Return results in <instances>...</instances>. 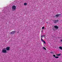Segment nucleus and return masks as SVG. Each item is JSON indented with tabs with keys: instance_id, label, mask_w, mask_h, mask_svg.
<instances>
[{
	"instance_id": "6ab92c4d",
	"label": "nucleus",
	"mask_w": 62,
	"mask_h": 62,
	"mask_svg": "<svg viewBox=\"0 0 62 62\" xmlns=\"http://www.w3.org/2000/svg\"><path fill=\"white\" fill-rule=\"evenodd\" d=\"M60 41L62 42V39Z\"/></svg>"
},
{
	"instance_id": "f257e3e1",
	"label": "nucleus",
	"mask_w": 62,
	"mask_h": 62,
	"mask_svg": "<svg viewBox=\"0 0 62 62\" xmlns=\"http://www.w3.org/2000/svg\"><path fill=\"white\" fill-rule=\"evenodd\" d=\"M1 53H4V54H5L6 53H7V51L6 50V48H4L2 49L1 51Z\"/></svg>"
},
{
	"instance_id": "0eeeda50",
	"label": "nucleus",
	"mask_w": 62,
	"mask_h": 62,
	"mask_svg": "<svg viewBox=\"0 0 62 62\" xmlns=\"http://www.w3.org/2000/svg\"><path fill=\"white\" fill-rule=\"evenodd\" d=\"M10 48V47L9 46L7 47L6 48V49L7 51H9V50Z\"/></svg>"
},
{
	"instance_id": "ddd939ff",
	"label": "nucleus",
	"mask_w": 62,
	"mask_h": 62,
	"mask_svg": "<svg viewBox=\"0 0 62 62\" xmlns=\"http://www.w3.org/2000/svg\"><path fill=\"white\" fill-rule=\"evenodd\" d=\"M43 49H44V50H46V48H45V47H43Z\"/></svg>"
},
{
	"instance_id": "20e7f679",
	"label": "nucleus",
	"mask_w": 62,
	"mask_h": 62,
	"mask_svg": "<svg viewBox=\"0 0 62 62\" xmlns=\"http://www.w3.org/2000/svg\"><path fill=\"white\" fill-rule=\"evenodd\" d=\"M15 33V31H13L10 32V34H11V35H13V34H14Z\"/></svg>"
},
{
	"instance_id": "9b49d317",
	"label": "nucleus",
	"mask_w": 62,
	"mask_h": 62,
	"mask_svg": "<svg viewBox=\"0 0 62 62\" xmlns=\"http://www.w3.org/2000/svg\"><path fill=\"white\" fill-rule=\"evenodd\" d=\"M24 6H26V5H27V3H24Z\"/></svg>"
},
{
	"instance_id": "4468645a",
	"label": "nucleus",
	"mask_w": 62,
	"mask_h": 62,
	"mask_svg": "<svg viewBox=\"0 0 62 62\" xmlns=\"http://www.w3.org/2000/svg\"><path fill=\"white\" fill-rule=\"evenodd\" d=\"M43 42L45 44V43H46L44 41V40H43Z\"/></svg>"
},
{
	"instance_id": "9d476101",
	"label": "nucleus",
	"mask_w": 62,
	"mask_h": 62,
	"mask_svg": "<svg viewBox=\"0 0 62 62\" xmlns=\"http://www.w3.org/2000/svg\"><path fill=\"white\" fill-rule=\"evenodd\" d=\"M60 55H61V54H57L56 55L57 56H60Z\"/></svg>"
},
{
	"instance_id": "2eb2a0df",
	"label": "nucleus",
	"mask_w": 62,
	"mask_h": 62,
	"mask_svg": "<svg viewBox=\"0 0 62 62\" xmlns=\"http://www.w3.org/2000/svg\"><path fill=\"white\" fill-rule=\"evenodd\" d=\"M41 39L42 41H43V39H42V38H41Z\"/></svg>"
},
{
	"instance_id": "1a4fd4ad",
	"label": "nucleus",
	"mask_w": 62,
	"mask_h": 62,
	"mask_svg": "<svg viewBox=\"0 0 62 62\" xmlns=\"http://www.w3.org/2000/svg\"><path fill=\"white\" fill-rule=\"evenodd\" d=\"M59 48L61 50H62V47L61 46H60Z\"/></svg>"
},
{
	"instance_id": "f3484780",
	"label": "nucleus",
	"mask_w": 62,
	"mask_h": 62,
	"mask_svg": "<svg viewBox=\"0 0 62 62\" xmlns=\"http://www.w3.org/2000/svg\"><path fill=\"white\" fill-rule=\"evenodd\" d=\"M50 53H51V54H54V53H53V52H50Z\"/></svg>"
},
{
	"instance_id": "7ed1b4c3",
	"label": "nucleus",
	"mask_w": 62,
	"mask_h": 62,
	"mask_svg": "<svg viewBox=\"0 0 62 62\" xmlns=\"http://www.w3.org/2000/svg\"><path fill=\"white\" fill-rule=\"evenodd\" d=\"M60 14H56L55 16V18H58L59 16V15H60Z\"/></svg>"
},
{
	"instance_id": "f03ea898",
	"label": "nucleus",
	"mask_w": 62,
	"mask_h": 62,
	"mask_svg": "<svg viewBox=\"0 0 62 62\" xmlns=\"http://www.w3.org/2000/svg\"><path fill=\"white\" fill-rule=\"evenodd\" d=\"M16 6L14 5L12 7V10L13 11H14V10H16Z\"/></svg>"
},
{
	"instance_id": "a211bd4d",
	"label": "nucleus",
	"mask_w": 62,
	"mask_h": 62,
	"mask_svg": "<svg viewBox=\"0 0 62 62\" xmlns=\"http://www.w3.org/2000/svg\"><path fill=\"white\" fill-rule=\"evenodd\" d=\"M53 56L54 57H55V55H53Z\"/></svg>"
},
{
	"instance_id": "dca6fc26",
	"label": "nucleus",
	"mask_w": 62,
	"mask_h": 62,
	"mask_svg": "<svg viewBox=\"0 0 62 62\" xmlns=\"http://www.w3.org/2000/svg\"><path fill=\"white\" fill-rule=\"evenodd\" d=\"M44 29V27H42V29Z\"/></svg>"
},
{
	"instance_id": "aec40b11",
	"label": "nucleus",
	"mask_w": 62,
	"mask_h": 62,
	"mask_svg": "<svg viewBox=\"0 0 62 62\" xmlns=\"http://www.w3.org/2000/svg\"><path fill=\"white\" fill-rule=\"evenodd\" d=\"M42 32H43V31H42Z\"/></svg>"
},
{
	"instance_id": "39448f33",
	"label": "nucleus",
	"mask_w": 62,
	"mask_h": 62,
	"mask_svg": "<svg viewBox=\"0 0 62 62\" xmlns=\"http://www.w3.org/2000/svg\"><path fill=\"white\" fill-rule=\"evenodd\" d=\"M59 21V20H55L54 21V23H56L57 22H58Z\"/></svg>"
},
{
	"instance_id": "423d86ee",
	"label": "nucleus",
	"mask_w": 62,
	"mask_h": 62,
	"mask_svg": "<svg viewBox=\"0 0 62 62\" xmlns=\"http://www.w3.org/2000/svg\"><path fill=\"white\" fill-rule=\"evenodd\" d=\"M54 27L56 29H58V27L57 26H54Z\"/></svg>"
},
{
	"instance_id": "f8f14e48",
	"label": "nucleus",
	"mask_w": 62,
	"mask_h": 62,
	"mask_svg": "<svg viewBox=\"0 0 62 62\" xmlns=\"http://www.w3.org/2000/svg\"><path fill=\"white\" fill-rule=\"evenodd\" d=\"M55 58H59V57L58 56H56L55 57Z\"/></svg>"
},
{
	"instance_id": "6e6552de",
	"label": "nucleus",
	"mask_w": 62,
	"mask_h": 62,
	"mask_svg": "<svg viewBox=\"0 0 62 62\" xmlns=\"http://www.w3.org/2000/svg\"><path fill=\"white\" fill-rule=\"evenodd\" d=\"M44 36H45V35H43L41 36V38H43L44 37Z\"/></svg>"
},
{
	"instance_id": "412c9836",
	"label": "nucleus",
	"mask_w": 62,
	"mask_h": 62,
	"mask_svg": "<svg viewBox=\"0 0 62 62\" xmlns=\"http://www.w3.org/2000/svg\"><path fill=\"white\" fill-rule=\"evenodd\" d=\"M17 33H19V32H17Z\"/></svg>"
}]
</instances>
